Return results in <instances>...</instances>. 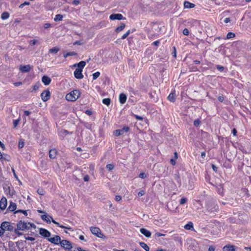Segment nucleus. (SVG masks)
<instances>
[{
  "instance_id": "nucleus-3",
  "label": "nucleus",
  "mask_w": 251,
  "mask_h": 251,
  "mask_svg": "<svg viewBox=\"0 0 251 251\" xmlns=\"http://www.w3.org/2000/svg\"><path fill=\"white\" fill-rule=\"evenodd\" d=\"M0 227L3 230V234L5 231H12L13 229V226L11 225L10 223L8 222H3L1 224Z\"/></svg>"
},
{
  "instance_id": "nucleus-11",
  "label": "nucleus",
  "mask_w": 251,
  "mask_h": 251,
  "mask_svg": "<svg viewBox=\"0 0 251 251\" xmlns=\"http://www.w3.org/2000/svg\"><path fill=\"white\" fill-rule=\"evenodd\" d=\"M7 201L5 197H2L0 201V209L4 210L7 206Z\"/></svg>"
},
{
  "instance_id": "nucleus-54",
  "label": "nucleus",
  "mask_w": 251,
  "mask_h": 251,
  "mask_svg": "<svg viewBox=\"0 0 251 251\" xmlns=\"http://www.w3.org/2000/svg\"><path fill=\"white\" fill-rule=\"evenodd\" d=\"M24 146V143L23 142H19V148L21 149Z\"/></svg>"
},
{
  "instance_id": "nucleus-30",
  "label": "nucleus",
  "mask_w": 251,
  "mask_h": 251,
  "mask_svg": "<svg viewBox=\"0 0 251 251\" xmlns=\"http://www.w3.org/2000/svg\"><path fill=\"white\" fill-rule=\"evenodd\" d=\"M75 55H76V53L74 51H72V52H68L67 53H64L63 56H64V57L66 58L69 56H74Z\"/></svg>"
},
{
  "instance_id": "nucleus-43",
  "label": "nucleus",
  "mask_w": 251,
  "mask_h": 251,
  "mask_svg": "<svg viewBox=\"0 0 251 251\" xmlns=\"http://www.w3.org/2000/svg\"><path fill=\"white\" fill-rule=\"evenodd\" d=\"M147 176L145 173H141L139 175V177H140L141 178H145Z\"/></svg>"
},
{
  "instance_id": "nucleus-48",
  "label": "nucleus",
  "mask_w": 251,
  "mask_h": 251,
  "mask_svg": "<svg viewBox=\"0 0 251 251\" xmlns=\"http://www.w3.org/2000/svg\"><path fill=\"white\" fill-rule=\"evenodd\" d=\"M25 239L26 240H28V241H34L35 240V238L34 237H29V236L25 237Z\"/></svg>"
},
{
  "instance_id": "nucleus-17",
  "label": "nucleus",
  "mask_w": 251,
  "mask_h": 251,
  "mask_svg": "<svg viewBox=\"0 0 251 251\" xmlns=\"http://www.w3.org/2000/svg\"><path fill=\"white\" fill-rule=\"evenodd\" d=\"M167 99L171 101L174 102L176 100L175 91L171 92L167 97Z\"/></svg>"
},
{
  "instance_id": "nucleus-12",
  "label": "nucleus",
  "mask_w": 251,
  "mask_h": 251,
  "mask_svg": "<svg viewBox=\"0 0 251 251\" xmlns=\"http://www.w3.org/2000/svg\"><path fill=\"white\" fill-rule=\"evenodd\" d=\"M69 133V132L65 129H60L58 131V134L60 138L63 139Z\"/></svg>"
},
{
  "instance_id": "nucleus-64",
  "label": "nucleus",
  "mask_w": 251,
  "mask_h": 251,
  "mask_svg": "<svg viewBox=\"0 0 251 251\" xmlns=\"http://www.w3.org/2000/svg\"><path fill=\"white\" fill-rule=\"evenodd\" d=\"M170 162L173 165H175L176 164V161L174 159H171L170 160Z\"/></svg>"
},
{
  "instance_id": "nucleus-27",
  "label": "nucleus",
  "mask_w": 251,
  "mask_h": 251,
  "mask_svg": "<svg viewBox=\"0 0 251 251\" xmlns=\"http://www.w3.org/2000/svg\"><path fill=\"white\" fill-rule=\"evenodd\" d=\"M140 245L146 251H149L150 248L146 243L144 242H140Z\"/></svg>"
},
{
  "instance_id": "nucleus-40",
  "label": "nucleus",
  "mask_w": 251,
  "mask_h": 251,
  "mask_svg": "<svg viewBox=\"0 0 251 251\" xmlns=\"http://www.w3.org/2000/svg\"><path fill=\"white\" fill-rule=\"evenodd\" d=\"M29 4H30V3L29 2L25 1V2H24L23 3H22L21 4H20L19 6V8H22L25 5H28Z\"/></svg>"
},
{
  "instance_id": "nucleus-49",
  "label": "nucleus",
  "mask_w": 251,
  "mask_h": 251,
  "mask_svg": "<svg viewBox=\"0 0 251 251\" xmlns=\"http://www.w3.org/2000/svg\"><path fill=\"white\" fill-rule=\"evenodd\" d=\"M230 21H231V20L229 18H226L224 20V22L226 24L230 22Z\"/></svg>"
},
{
  "instance_id": "nucleus-15",
  "label": "nucleus",
  "mask_w": 251,
  "mask_h": 251,
  "mask_svg": "<svg viewBox=\"0 0 251 251\" xmlns=\"http://www.w3.org/2000/svg\"><path fill=\"white\" fill-rule=\"evenodd\" d=\"M140 230V232L146 237L149 238L151 236V232L149 230L144 228H141Z\"/></svg>"
},
{
  "instance_id": "nucleus-61",
  "label": "nucleus",
  "mask_w": 251,
  "mask_h": 251,
  "mask_svg": "<svg viewBox=\"0 0 251 251\" xmlns=\"http://www.w3.org/2000/svg\"><path fill=\"white\" fill-rule=\"evenodd\" d=\"M22 83L21 82H16V83H14V85L16 87H18L19 86H20L21 85H22Z\"/></svg>"
},
{
  "instance_id": "nucleus-35",
  "label": "nucleus",
  "mask_w": 251,
  "mask_h": 251,
  "mask_svg": "<svg viewBox=\"0 0 251 251\" xmlns=\"http://www.w3.org/2000/svg\"><path fill=\"white\" fill-rule=\"evenodd\" d=\"M122 132L123 134H124L125 132H127L129 130V128L128 126H124L121 129Z\"/></svg>"
},
{
  "instance_id": "nucleus-42",
  "label": "nucleus",
  "mask_w": 251,
  "mask_h": 251,
  "mask_svg": "<svg viewBox=\"0 0 251 251\" xmlns=\"http://www.w3.org/2000/svg\"><path fill=\"white\" fill-rule=\"evenodd\" d=\"M189 30L187 28H184L183 30V34L184 35L188 36L189 35Z\"/></svg>"
},
{
  "instance_id": "nucleus-24",
  "label": "nucleus",
  "mask_w": 251,
  "mask_h": 251,
  "mask_svg": "<svg viewBox=\"0 0 251 251\" xmlns=\"http://www.w3.org/2000/svg\"><path fill=\"white\" fill-rule=\"evenodd\" d=\"M85 65L86 62L84 61H81L78 63L75 64L74 66H77V69H81L82 70V69L85 67Z\"/></svg>"
},
{
  "instance_id": "nucleus-26",
  "label": "nucleus",
  "mask_w": 251,
  "mask_h": 251,
  "mask_svg": "<svg viewBox=\"0 0 251 251\" xmlns=\"http://www.w3.org/2000/svg\"><path fill=\"white\" fill-rule=\"evenodd\" d=\"M184 228L187 230H190L193 228V224L190 222L185 225Z\"/></svg>"
},
{
  "instance_id": "nucleus-44",
  "label": "nucleus",
  "mask_w": 251,
  "mask_h": 251,
  "mask_svg": "<svg viewBox=\"0 0 251 251\" xmlns=\"http://www.w3.org/2000/svg\"><path fill=\"white\" fill-rule=\"evenodd\" d=\"M187 201V199L186 198H183L180 199V204H184Z\"/></svg>"
},
{
  "instance_id": "nucleus-55",
  "label": "nucleus",
  "mask_w": 251,
  "mask_h": 251,
  "mask_svg": "<svg viewBox=\"0 0 251 251\" xmlns=\"http://www.w3.org/2000/svg\"><path fill=\"white\" fill-rule=\"evenodd\" d=\"M19 120H15L13 121V125H14V127H16L17 126V125L19 123Z\"/></svg>"
},
{
  "instance_id": "nucleus-47",
  "label": "nucleus",
  "mask_w": 251,
  "mask_h": 251,
  "mask_svg": "<svg viewBox=\"0 0 251 251\" xmlns=\"http://www.w3.org/2000/svg\"><path fill=\"white\" fill-rule=\"evenodd\" d=\"M134 117L137 119V120H143V118L140 116H138L137 115H134Z\"/></svg>"
},
{
  "instance_id": "nucleus-39",
  "label": "nucleus",
  "mask_w": 251,
  "mask_h": 251,
  "mask_svg": "<svg viewBox=\"0 0 251 251\" xmlns=\"http://www.w3.org/2000/svg\"><path fill=\"white\" fill-rule=\"evenodd\" d=\"M21 212L22 213H23L25 215H27V211L26 210H18L17 211H16L15 212V213H20Z\"/></svg>"
},
{
  "instance_id": "nucleus-25",
  "label": "nucleus",
  "mask_w": 251,
  "mask_h": 251,
  "mask_svg": "<svg viewBox=\"0 0 251 251\" xmlns=\"http://www.w3.org/2000/svg\"><path fill=\"white\" fill-rule=\"evenodd\" d=\"M125 27V24L124 23H121L120 25L118 26L116 28L115 31L116 32H119L121 31L122 30H123Z\"/></svg>"
},
{
  "instance_id": "nucleus-18",
  "label": "nucleus",
  "mask_w": 251,
  "mask_h": 251,
  "mask_svg": "<svg viewBox=\"0 0 251 251\" xmlns=\"http://www.w3.org/2000/svg\"><path fill=\"white\" fill-rule=\"evenodd\" d=\"M31 67L30 65H27L25 66H22L20 67V70L22 72H28L30 70Z\"/></svg>"
},
{
  "instance_id": "nucleus-9",
  "label": "nucleus",
  "mask_w": 251,
  "mask_h": 251,
  "mask_svg": "<svg viewBox=\"0 0 251 251\" xmlns=\"http://www.w3.org/2000/svg\"><path fill=\"white\" fill-rule=\"evenodd\" d=\"M109 18L110 20H123L125 19V18H124L123 15L121 14H111L109 16Z\"/></svg>"
},
{
  "instance_id": "nucleus-7",
  "label": "nucleus",
  "mask_w": 251,
  "mask_h": 251,
  "mask_svg": "<svg viewBox=\"0 0 251 251\" xmlns=\"http://www.w3.org/2000/svg\"><path fill=\"white\" fill-rule=\"evenodd\" d=\"M90 230L93 234L96 235L98 237H101L102 234L99 228L92 226L90 228Z\"/></svg>"
},
{
  "instance_id": "nucleus-59",
  "label": "nucleus",
  "mask_w": 251,
  "mask_h": 251,
  "mask_svg": "<svg viewBox=\"0 0 251 251\" xmlns=\"http://www.w3.org/2000/svg\"><path fill=\"white\" fill-rule=\"evenodd\" d=\"M83 179L85 181H88L89 179V176L86 175L84 177Z\"/></svg>"
},
{
  "instance_id": "nucleus-32",
  "label": "nucleus",
  "mask_w": 251,
  "mask_h": 251,
  "mask_svg": "<svg viewBox=\"0 0 251 251\" xmlns=\"http://www.w3.org/2000/svg\"><path fill=\"white\" fill-rule=\"evenodd\" d=\"M9 17V14L7 12H3L2 13L1 15V18L2 20H5L7 18H8Z\"/></svg>"
},
{
  "instance_id": "nucleus-37",
  "label": "nucleus",
  "mask_w": 251,
  "mask_h": 251,
  "mask_svg": "<svg viewBox=\"0 0 251 251\" xmlns=\"http://www.w3.org/2000/svg\"><path fill=\"white\" fill-rule=\"evenodd\" d=\"M130 33V30H128L126 33H125L121 37L122 39H126Z\"/></svg>"
},
{
  "instance_id": "nucleus-5",
  "label": "nucleus",
  "mask_w": 251,
  "mask_h": 251,
  "mask_svg": "<svg viewBox=\"0 0 251 251\" xmlns=\"http://www.w3.org/2000/svg\"><path fill=\"white\" fill-rule=\"evenodd\" d=\"M50 97V93L49 90L44 91L41 94V98L43 101H47Z\"/></svg>"
},
{
  "instance_id": "nucleus-23",
  "label": "nucleus",
  "mask_w": 251,
  "mask_h": 251,
  "mask_svg": "<svg viewBox=\"0 0 251 251\" xmlns=\"http://www.w3.org/2000/svg\"><path fill=\"white\" fill-rule=\"evenodd\" d=\"M57 151L55 149L50 150L49 151V156L50 158H54L56 155Z\"/></svg>"
},
{
  "instance_id": "nucleus-52",
  "label": "nucleus",
  "mask_w": 251,
  "mask_h": 251,
  "mask_svg": "<svg viewBox=\"0 0 251 251\" xmlns=\"http://www.w3.org/2000/svg\"><path fill=\"white\" fill-rule=\"evenodd\" d=\"M80 2L78 0H74L73 1V3L75 5H77L79 4Z\"/></svg>"
},
{
  "instance_id": "nucleus-6",
  "label": "nucleus",
  "mask_w": 251,
  "mask_h": 251,
  "mask_svg": "<svg viewBox=\"0 0 251 251\" xmlns=\"http://www.w3.org/2000/svg\"><path fill=\"white\" fill-rule=\"evenodd\" d=\"M39 231V234L44 238H48L51 235L50 232L45 228H40Z\"/></svg>"
},
{
  "instance_id": "nucleus-51",
  "label": "nucleus",
  "mask_w": 251,
  "mask_h": 251,
  "mask_svg": "<svg viewBox=\"0 0 251 251\" xmlns=\"http://www.w3.org/2000/svg\"><path fill=\"white\" fill-rule=\"evenodd\" d=\"M50 26H51V25L50 24H49V23H46L44 25V27L45 28H49Z\"/></svg>"
},
{
  "instance_id": "nucleus-2",
  "label": "nucleus",
  "mask_w": 251,
  "mask_h": 251,
  "mask_svg": "<svg viewBox=\"0 0 251 251\" xmlns=\"http://www.w3.org/2000/svg\"><path fill=\"white\" fill-rule=\"evenodd\" d=\"M80 96V92L79 90L76 89L72 91L66 96V99L69 101H75L77 100Z\"/></svg>"
},
{
  "instance_id": "nucleus-22",
  "label": "nucleus",
  "mask_w": 251,
  "mask_h": 251,
  "mask_svg": "<svg viewBox=\"0 0 251 251\" xmlns=\"http://www.w3.org/2000/svg\"><path fill=\"white\" fill-rule=\"evenodd\" d=\"M223 250V251H235L234 247L232 245H226Z\"/></svg>"
},
{
  "instance_id": "nucleus-57",
  "label": "nucleus",
  "mask_w": 251,
  "mask_h": 251,
  "mask_svg": "<svg viewBox=\"0 0 251 251\" xmlns=\"http://www.w3.org/2000/svg\"><path fill=\"white\" fill-rule=\"evenodd\" d=\"M218 99L219 101H220V102H222L224 100V98L223 96H219L218 98Z\"/></svg>"
},
{
  "instance_id": "nucleus-45",
  "label": "nucleus",
  "mask_w": 251,
  "mask_h": 251,
  "mask_svg": "<svg viewBox=\"0 0 251 251\" xmlns=\"http://www.w3.org/2000/svg\"><path fill=\"white\" fill-rule=\"evenodd\" d=\"M145 194V192L144 190H141L138 193V197H141L143 195H144Z\"/></svg>"
},
{
  "instance_id": "nucleus-31",
  "label": "nucleus",
  "mask_w": 251,
  "mask_h": 251,
  "mask_svg": "<svg viewBox=\"0 0 251 251\" xmlns=\"http://www.w3.org/2000/svg\"><path fill=\"white\" fill-rule=\"evenodd\" d=\"M59 50V48H58L57 47H54V48L50 49L49 52L51 53H56Z\"/></svg>"
},
{
  "instance_id": "nucleus-60",
  "label": "nucleus",
  "mask_w": 251,
  "mask_h": 251,
  "mask_svg": "<svg viewBox=\"0 0 251 251\" xmlns=\"http://www.w3.org/2000/svg\"><path fill=\"white\" fill-rule=\"evenodd\" d=\"M155 235L157 237H160V236H165L164 234H161V233H158V232L156 233Z\"/></svg>"
},
{
  "instance_id": "nucleus-1",
  "label": "nucleus",
  "mask_w": 251,
  "mask_h": 251,
  "mask_svg": "<svg viewBox=\"0 0 251 251\" xmlns=\"http://www.w3.org/2000/svg\"><path fill=\"white\" fill-rule=\"evenodd\" d=\"M17 227L18 230H25V229H29L31 228L35 229L36 228V226L34 224L20 221L17 224Z\"/></svg>"
},
{
  "instance_id": "nucleus-46",
  "label": "nucleus",
  "mask_w": 251,
  "mask_h": 251,
  "mask_svg": "<svg viewBox=\"0 0 251 251\" xmlns=\"http://www.w3.org/2000/svg\"><path fill=\"white\" fill-rule=\"evenodd\" d=\"M37 40H32L30 41L29 44L30 45L33 46V45H35L37 43Z\"/></svg>"
},
{
  "instance_id": "nucleus-8",
  "label": "nucleus",
  "mask_w": 251,
  "mask_h": 251,
  "mask_svg": "<svg viewBox=\"0 0 251 251\" xmlns=\"http://www.w3.org/2000/svg\"><path fill=\"white\" fill-rule=\"evenodd\" d=\"M48 241L52 244L58 245L61 242V238L58 235H55L52 238H48Z\"/></svg>"
},
{
  "instance_id": "nucleus-19",
  "label": "nucleus",
  "mask_w": 251,
  "mask_h": 251,
  "mask_svg": "<svg viewBox=\"0 0 251 251\" xmlns=\"http://www.w3.org/2000/svg\"><path fill=\"white\" fill-rule=\"evenodd\" d=\"M126 100V96L122 93L119 96V101L121 104H124Z\"/></svg>"
},
{
  "instance_id": "nucleus-21",
  "label": "nucleus",
  "mask_w": 251,
  "mask_h": 251,
  "mask_svg": "<svg viewBox=\"0 0 251 251\" xmlns=\"http://www.w3.org/2000/svg\"><path fill=\"white\" fill-rule=\"evenodd\" d=\"M16 204L12 201H11L8 207V209L10 211H14V210H16Z\"/></svg>"
},
{
  "instance_id": "nucleus-41",
  "label": "nucleus",
  "mask_w": 251,
  "mask_h": 251,
  "mask_svg": "<svg viewBox=\"0 0 251 251\" xmlns=\"http://www.w3.org/2000/svg\"><path fill=\"white\" fill-rule=\"evenodd\" d=\"M37 192L40 195H44V191L43 189H38Z\"/></svg>"
},
{
  "instance_id": "nucleus-56",
  "label": "nucleus",
  "mask_w": 251,
  "mask_h": 251,
  "mask_svg": "<svg viewBox=\"0 0 251 251\" xmlns=\"http://www.w3.org/2000/svg\"><path fill=\"white\" fill-rule=\"evenodd\" d=\"M200 124V122L199 120H195L194 122V125L195 126H198Z\"/></svg>"
},
{
  "instance_id": "nucleus-62",
  "label": "nucleus",
  "mask_w": 251,
  "mask_h": 251,
  "mask_svg": "<svg viewBox=\"0 0 251 251\" xmlns=\"http://www.w3.org/2000/svg\"><path fill=\"white\" fill-rule=\"evenodd\" d=\"M232 133L233 134L234 136H236V133H237V130L235 128H233L232 131Z\"/></svg>"
},
{
  "instance_id": "nucleus-58",
  "label": "nucleus",
  "mask_w": 251,
  "mask_h": 251,
  "mask_svg": "<svg viewBox=\"0 0 251 251\" xmlns=\"http://www.w3.org/2000/svg\"><path fill=\"white\" fill-rule=\"evenodd\" d=\"M208 251H215V248L212 246H210L208 248Z\"/></svg>"
},
{
  "instance_id": "nucleus-13",
  "label": "nucleus",
  "mask_w": 251,
  "mask_h": 251,
  "mask_svg": "<svg viewBox=\"0 0 251 251\" xmlns=\"http://www.w3.org/2000/svg\"><path fill=\"white\" fill-rule=\"evenodd\" d=\"M42 81L45 85H49L51 82V79L48 76L44 75L42 78Z\"/></svg>"
},
{
  "instance_id": "nucleus-63",
  "label": "nucleus",
  "mask_w": 251,
  "mask_h": 251,
  "mask_svg": "<svg viewBox=\"0 0 251 251\" xmlns=\"http://www.w3.org/2000/svg\"><path fill=\"white\" fill-rule=\"evenodd\" d=\"M212 168L214 171L217 172V168L214 164H212Z\"/></svg>"
},
{
  "instance_id": "nucleus-28",
  "label": "nucleus",
  "mask_w": 251,
  "mask_h": 251,
  "mask_svg": "<svg viewBox=\"0 0 251 251\" xmlns=\"http://www.w3.org/2000/svg\"><path fill=\"white\" fill-rule=\"evenodd\" d=\"M63 19V16L61 14H57V15H56L54 18V21H62Z\"/></svg>"
},
{
  "instance_id": "nucleus-10",
  "label": "nucleus",
  "mask_w": 251,
  "mask_h": 251,
  "mask_svg": "<svg viewBox=\"0 0 251 251\" xmlns=\"http://www.w3.org/2000/svg\"><path fill=\"white\" fill-rule=\"evenodd\" d=\"M82 70L81 69H76L74 72V75L77 79H82L83 75L82 74Z\"/></svg>"
},
{
  "instance_id": "nucleus-38",
  "label": "nucleus",
  "mask_w": 251,
  "mask_h": 251,
  "mask_svg": "<svg viewBox=\"0 0 251 251\" xmlns=\"http://www.w3.org/2000/svg\"><path fill=\"white\" fill-rule=\"evenodd\" d=\"M106 168L108 170V171H111L114 168V166L113 164H107L106 166Z\"/></svg>"
},
{
  "instance_id": "nucleus-16",
  "label": "nucleus",
  "mask_w": 251,
  "mask_h": 251,
  "mask_svg": "<svg viewBox=\"0 0 251 251\" xmlns=\"http://www.w3.org/2000/svg\"><path fill=\"white\" fill-rule=\"evenodd\" d=\"M41 219L46 221L47 223H50V219H53L51 216L47 215L46 214L41 216Z\"/></svg>"
},
{
  "instance_id": "nucleus-20",
  "label": "nucleus",
  "mask_w": 251,
  "mask_h": 251,
  "mask_svg": "<svg viewBox=\"0 0 251 251\" xmlns=\"http://www.w3.org/2000/svg\"><path fill=\"white\" fill-rule=\"evenodd\" d=\"M195 6V5L192 3L188 1H185L184 2V8H192Z\"/></svg>"
},
{
  "instance_id": "nucleus-33",
  "label": "nucleus",
  "mask_w": 251,
  "mask_h": 251,
  "mask_svg": "<svg viewBox=\"0 0 251 251\" xmlns=\"http://www.w3.org/2000/svg\"><path fill=\"white\" fill-rule=\"evenodd\" d=\"M235 34L233 32H228L226 35V38L229 39L234 37Z\"/></svg>"
},
{
  "instance_id": "nucleus-53",
  "label": "nucleus",
  "mask_w": 251,
  "mask_h": 251,
  "mask_svg": "<svg viewBox=\"0 0 251 251\" xmlns=\"http://www.w3.org/2000/svg\"><path fill=\"white\" fill-rule=\"evenodd\" d=\"M217 69L220 71H223L224 70V67L222 66H220V65H217Z\"/></svg>"
},
{
  "instance_id": "nucleus-36",
  "label": "nucleus",
  "mask_w": 251,
  "mask_h": 251,
  "mask_svg": "<svg viewBox=\"0 0 251 251\" xmlns=\"http://www.w3.org/2000/svg\"><path fill=\"white\" fill-rule=\"evenodd\" d=\"M100 75V73L97 72L93 74V78L94 80L96 79Z\"/></svg>"
},
{
  "instance_id": "nucleus-4",
  "label": "nucleus",
  "mask_w": 251,
  "mask_h": 251,
  "mask_svg": "<svg viewBox=\"0 0 251 251\" xmlns=\"http://www.w3.org/2000/svg\"><path fill=\"white\" fill-rule=\"evenodd\" d=\"M61 246L65 250L71 251L70 250L72 248L71 243L67 240H63L60 242Z\"/></svg>"
},
{
  "instance_id": "nucleus-34",
  "label": "nucleus",
  "mask_w": 251,
  "mask_h": 251,
  "mask_svg": "<svg viewBox=\"0 0 251 251\" xmlns=\"http://www.w3.org/2000/svg\"><path fill=\"white\" fill-rule=\"evenodd\" d=\"M123 134L121 129L116 130L114 132V135L116 136H119Z\"/></svg>"
},
{
  "instance_id": "nucleus-14",
  "label": "nucleus",
  "mask_w": 251,
  "mask_h": 251,
  "mask_svg": "<svg viewBox=\"0 0 251 251\" xmlns=\"http://www.w3.org/2000/svg\"><path fill=\"white\" fill-rule=\"evenodd\" d=\"M51 221L53 224H54L55 225H56V226H59L61 228H65V229H67L71 230V231H73V229L72 227H71L70 226H64L63 225H60V224L59 223L57 222L56 221L54 220L53 219H52Z\"/></svg>"
},
{
  "instance_id": "nucleus-50",
  "label": "nucleus",
  "mask_w": 251,
  "mask_h": 251,
  "mask_svg": "<svg viewBox=\"0 0 251 251\" xmlns=\"http://www.w3.org/2000/svg\"><path fill=\"white\" fill-rule=\"evenodd\" d=\"M115 200L117 201H120L122 199V197L121 196H119V195H117V196H116L115 197Z\"/></svg>"
},
{
  "instance_id": "nucleus-29",
  "label": "nucleus",
  "mask_w": 251,
  "mask_h": 251,
  "mask_svg": "<svg viewBox=\"0 0 251 251\" xmlns=\"http://www.w3.org/2000/svg\"><path fill=\"white\" fill-rule=\"evenodd\" d=\"M111 100L109 98H105L102 100V103L107 106L110 104Z\"/></svg>"
}]
</instances>
